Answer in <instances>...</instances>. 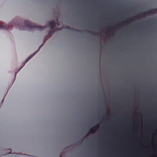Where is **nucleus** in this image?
I'll use <instances>...</instances> for the list:
<instances>
[{"label":"nucleus","mask_w":157,"mask_h":157,"mask_svg":"<svg viewBox=\"0 0 157 157\" xmlns=\"http://www.w3.org/2000/svg\"><path fill=\"white\" fill-rule=\"evenodd\" d=\"M24 24L25 26L30 29L37 28L39 29L40 30L44 29L46 27V26H43L36 25L35 24L30 23V22L25 20L24 21Z\"/></svg>","instance_id":"obj_1"},{"label":"nucleus","mask_w":157,"mask_h":157,"mask_svg":"<svg viewBox=\"0 0 157 157\" xmlns=\"http://www.w3.org/2000/svg\"><path fill=\"white\" fill-rule=\"evenodd\" d=\"M49 25L50 26L51 29H50L48 34L49 35L52 34L54 32V27L56 26V25H59V22L58 21V19L57 20V22L56 23L54 21H51L49 22Z\"/></svg>","instance_id":"obj_2"},{"label":"nucleus","mask_w":157,"mask_h":157,"mask_svg":"<svg viewBox=\"0 0 157 157\" xmlns=\"http://www.w3.org/2000/svg\"><path fill=\"white\" fill-rule=\"evenodd\" d=\"M157 12V8H156L154 9H150L148 11H145L144 13H141V15L142 16L144 17L146 16V14H151Z\"/></svg>","instance_id":"obj_3"},{"label":"nucleus","mask_w":157,"mask_h":157,"mask_svg":"<svg viewBox=\"0 0 157 157\" xmlns=\"http://www.w3.org/2000/svg\"><path fill=\"white\" fill-rule=\"evenodd\" d=\"M0 29L8 30V26L6 25L4 26L2 23H0Z\"/></svg>","instance_id":"obj_4"},{"label":"nucleus","mask_w":157,"mask_h":157,"mask_svg":"<svg viewBox=\"0 0 157 157\" xmlns=\"http://www.w3.org/2000/svg\"><path fill=\"white\" fill-rule=\"evenodd\" d=\"M37 52V51L35 53L31 55L30 56H29L28 58L25 60V63H24L23 64L22 66L21 67H23L25 64V63H26L29 60H30L34 56L35 54Z\"/></svg>","instance_id":"obj_5"},{"label":"nucleus","mask_w":157,"mask_h":157,"mask_svg":"<svg viewBox=\"0 0 157 157\" xmlns=\"http://www.w3.org/2000/svg\"><path fill=\"white\" fill-rule=\"evenodd\" d=\"M89 132L90 133H93L94 132V130L93 128H91L89 130Z\"/></svg>","instance_id":"obj_6"},{"label":"nucleus","mask_w":157,"mask_h":157,"mask_svg":"<svg viewBox=\"0 0 157 157\" xmlns=\"http://www.w3.org/2000/svg\"><path fill=\"white\" fill-rule=\"evenodd\" d=\"M132 21H133V19H132L130 18H128V19L126 21L127 22L128 21H130V22H131Z\"/></svg>","instance_id":"obj_7"},{"label":"nucleus","mask_w":157,"mask_h":157,"mask_svg":"<svg viewBox=\"0 0 157 157\" xmlns=\"http://www.w3.org/2000/svg\"><path fill=\"white\" fill-rule=\"evenodd\" d=\"M63 29V27H61L60 28H57L56 29V30H60Z\"/></svg>","instance_id":"obj_8"},{"label":"nucleus","mask_w":157,"mask_h":157,"mask_svg":"<svg viewBox=\"0 0 157 157\" xmlns=\"http://www.w3.org/2000/svg\"><path fill=\"white\" fill-rule=\"evenodd\" d=\"M95 34L96 35H98V36H100V34H99L98 33H96Z\"/></svg>","instance_id":"obj_9"},{"label":"nucleus","mask_w":157,"mask_h":157,"mask_svg":"<svg viewBox=\"0 0 157 157\" xmlns=\"http://www.w3.org/2000/svg\"><path fill=\"white\" fill-rule=\"evenodd\" d=\"M106 109H107V111L109 112V109H108V107L107 106H106Z\"/></svg>","instance_id":"obj_10"},{"label":"nucleus","mask_w":157,"mask_h":157,"mask_svg":"<svg viewBox=\"0 0 157 157\" xmlns=\"http://www.w3.org/2000/svg\"><path fill=\"white\" fill-rule=\"evenodd\" d=\"M18 27H19V29H22V30H24L23 29H21V27H20V26H19Z\"/></svg>","instance_id":"obj_11"},{"label":"nucleus","mask_w":157,"mask_h":157,"mask_svg":"<svg viewBox=\"0 0 157 157\" xmlns=\"http://www.w3.org/2000/svg\"><path fill=\"white\" fill-rule=\"evenodd\" d=\"M67 29H69V28H70V27L69 26L67 27Z\"/></svg>","instance_id":"obj_12"},{"label":"nucleus","mask_w":157,"mask_h":157,"mask_svg":"<svg viewBox=\"0 0 157 157\" xmlns=\"http://www.w3.org/2000/svg\"><path fill=\"white\" fill-rule=\"evenodd\" d=\"M97 128H98L99 127V126L98 125H97V126H96Z\"/></svg>","instance_id":"obj_13"},{"label":"nucleus","mask_w":157,"mask_h":157,"mask_svg":"<svg viewBox=\"0 0 157 157\" xmlns=\"http://www.w3.org/2000/svg\"><path fill=\"white\" fill-rule=\"evenodd\" d=\"M140 17L139 16H136V17H137V18H138V17Z\"/></svg>","instance_id":"obj_14"},{"label":"nucleus","mask_w":157,"mask_h":157,"mask_svg":"<svg viewBox=\"0 0 157 157\" xmlns=\"http://www.w3.org/2000/svg\"><path fill=\"white\" fill-rule=\"evenodd\" d=\"M42 45H42L41 46H40V47H39V48H40V47L42 46Z\"/></svg>","instance_id":"obj_15"},{"label":"nucleus","mask_w":157,"mask_h":157,"mask_svg":"<svg viewBox=\"0 0 157 157\" xmlns=\"http://www.w3.org/2000/svg\"><path fill=\"white\" fill-rule=\"evenodd\" d=\"M87 135H86V136L84 137H85Z\"/></svg>","instance_id":"obj_16"},{"label":"nucleus","mask_w":157,"mask_h":157,"mask_svg":"<svg viewBox=\"0 0 157 157\" xmlns=\"http://www.w3.org/2000/svg\"><path fill=\"white\" fill-rule=\"evenodd\" d=\"M107 32H109V30H107Z\"/></svg>","instance_id":"obj_17"},{"label":"nucleus","mask_w":157,"mask_h":157,"mask_svg":"<svg viewBox=\"0 0 157 157\" xmlns=\"http://www.w3.org/2000/svg\"><path fill=\"white\" fill-rule=\"evenodd\" d=\"M60 157H61V155H60Z\"/></svg>","instance_id":"obj_18"}]
</instances>
